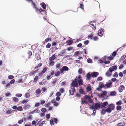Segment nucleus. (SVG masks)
Listing matches in <instances>:
<instances>
[{
  "mask_svg": "<svg viewBox=\"0 0 126 126\" xmlns=\"http://www.w3.org/2000/svg\"><path fill=\"white\" fill-rule=\"evenodd\" d=\"M81 78L82 77L80 75H79V76H77L75 79L71 84V86L73 87L72 90H69V93L71 95H73L74 92H75V87H78V85H83V81Z\"/></svg>",
  "mask_w": 126,
  "mask_h": 126,
  "instance_id": "obj_1",
  "label": "nucleus"
},
{
  "mask_svg": "<svg viewBox=\"0 0 126 126\" xmlns=\"http://www.w3.org/2000/svg\"><path fill=\"white\" fill-rule=\"evenodd\" d=\"M113 71V70L112 68H109V70L106 73V76L108 77L112 75V72Z\"/></svg>",
  "mask_w": 126,
  "mask_h": 126,
  "instance_id": "obj_2",
  "label": "nucleus"
},
{
  "mask_svg": "<svg viewBox=\"0 0 126 126\" xmlns=\"http://www.w3.org/2000/svg\"><path fill=\"white\" fill-rule=\"evenodd\" d=\"M86 96L88 95H85V98L83 99V98L81 99V102L82 104H84V103H85L86 104H88V102L87 101L88 98V97H87V96Z\"/></svg>",
  "mask_w": 126,
  "mask_h": 126,
  "instance_id": "obj_3",
  "label": "nucleus"
},
{
  "mask_svg": "<svg viewBox=\"0 0 126 126\" xmlns=\"http://www.w3.org/2000/svg\"><path fill=\"white\" fill-rule=\"evenodd\" d=\"M104 31V30L103 28L100 29L98 32V35L102 37L103 35V33Z\"/></svg>",
  "mask_w": 126,
  "mask_h": 126,
  "instance_id": "obj_4",
  "label": "nucleus"
},
{
  "mask_svg": "<svg viewBox=\"0 0 126 126\" xmlns=\"http://www.w3.org/2000/svg\"><path fill=\"white\" fill-rule=\"evenodd\" d=\"M103 106L102 104H101V103L100 102L96 103L94 105L95 109H97L100 108H102Z\"/></svg>",
  "mask_w": 126,
  "mask_h": 126,
  "instance_id": "obj_5",
  "label": "nucleus"
},
{
  "mask_svg": "<svg viewBox=\"0 0 126 126\" xmlns=\"http://www.w3.org/2000/svg\"><path fill=\"white\" fill-rule=\"evenodd\" d=\"M91 77L93 78L96 77L98 75H99V73L96 72H91Z\"/></svg>",
  "mask_w": 126,
  "mask_h": 126,
  "instance_id": "obj_6",
  "label": "nucleus"
},
{
  "mask_svg": "<svg viewBox=\"0 0 126 126\" xmlns=\"http://www.w3.org/2000/svg\"><path fill=\"white\" fill-rule=\"evenodd\" d=\"M112 83L111 82H106V84L104 85L105 88H108L110 87L111 85H112Z\"/></svg>",
  "mask_w": 126,
  "mask_h": 126,
  "instance_id": "obj_7",
  "label": "nucleus"
},
{
  "mask_svg": "<svg viewBox=\"0 0 126 126\" xmlns=\"http://www.w3.org/2000/svg\"><path fill=\"white\" fill-rule=\"evenodd\" d=\"M108 107L110 108L111 110H114V109L115 106L113 104H111L108 105Z\"/></svg>",
  "mask_w": 126,
  "mask_h": 126,
  "instance_id": "obj_8",
  "label": "nucleus"
},
{
  "mask_svg": "<svg viewBox=\"0 0 126 126\" xmlns=\"http://www.w3.org/2000/svg\"><path fill=\"white\" fill-rule=\"evenodd\" d=\"M40 112L39 110L37 109L36 110H33L31 112V113L32 114H33L35 113H39Z\"/></svg>",
  "mask_w": 126,
  "mask_h": 126,
  "instance_id": "obj_9",
  "label": "nucleus"
},
{
  "mask_svg": "<svg viewBox=\"0 0 126 126\" xmlns=\"http://www.w3.org/2000/svg\"><path fill=\"white\" fill-rule=\"evenodd\" d=\"M125 87L124 86L121 85L119 88V92H121L124 89Z\"/></svg>",
  "mask_w": 126,
  "mask_h": 126,
  "instance_id": "obj_10",
  "label": "nucleus"
},
{
  "mask_svg": "<svg viewBox=\"0 0 126 126\" xmlns=\"http://www.w3.org/2000/svg\"><path fill=\"white\" fill-rule=\"evenodd\" d=\"M91 77V73H88L87 74L86 77H87V79L89 80Z\"/></svg>",
  "mask_w": 126,
  "mask_h": 126,
  "instance_id": "obj_11",
  "label": "nucleus"
},
{
  "mask_svg": "<svg viewBox=\"0 0 126 126\" xmlns=\"http://www.w3.org/2000/svg\"><path fill=\"white\" fill-rule=\"evenodd\" d=\"M116 93L115 91H112L110 93V95L111 96H115Z\"/></svg>",
  "mask_w": 126,
  "mask_h": 126,
  "instance_id": "obj_12",
  "label": "nucleus"
},
{
  "mask_svg": "<svg viewBox=\"0 0 126 126\" xmlns=\"http://www.w3.org/2000/svg\"><path fill=\"white\" fill-rule=\"evenodd\" d=\"M101 104H102L103 106V108L105 107V106H106L108 105V103L107 101H106L104 102L103 103H101Z\"/></svg>",
  "mask_w": 126,
  "mask_h": 126,
  "instance_id": "obj_13",
  "label": "nucleus"
},
{
  "mask_svg": "<svg viewBox=\"0 0 126 126\" xmlns=\"http://www.w3.org/2000/svg\"><path fill=\"white\" fill-rule=\"evenodd\" d=\"M112 110L109 108H108L106 109V112L108 113L111 112L112 111Z\"/></svg>",
  "mask_w": 126,
  "mask_h": 126,
  "instance_id": "obj_14",
  "label": "nucleus"
},
{
  "mask_svg": "<svg viewBox=\"0 0 126 126\" xmlns=\"http://www.w3.org/2000/svg\"><path fill=\"white\" fill-rule=\"evenodd\" d=\"M41 5L42 7L44 9H45L46 8V6L45 4L44 3H41Z\"/></svg>",
  "mask_w": 126,
  "mask_h": 126,
  "instance_id": "obj_15",
  "label": "nucleus"
},
{
  "mask_svg": "<svg viewBox=\"0 0 126 126\" xmlns=\"http://www.w3.org/2000/svg\"><path fill=\"white\" fill-rule=\"evenodd\" d=\"M125 125V123L124 122H121L118 123L117 124L118 126H123Z\"/></svg>",
  "mask_w": 126,
  "mask_h": 126,
  "instance_id": "obj_16",
  "label": "nucleus"
},
{
  "mask_svg": "<svg viewBox=\"0 0 126 126\" xmlns=\"http://www.w3.org/2000/svg\"><path fill=\"white\" fill-rule=\"evenodd\" d=\"M62 67L65 71H68L69 70L67 66H63Z\"/></svg>",
  "mask_w": 126,
  "mask_h": 126,
  "instance_id": "obj_17",
  "label": "nucleus"
},
{
  "mask_svg": "<svg viewBox=\"0 0 126 126\" xmlns=\"http://www.w3.org/2000/svg\"><path fill=\"white\" fill-rule=\"evenodd\" d=\"M25 96L26 98H28L30 96V94L29 93L27 92L25 94Z\"/></svg>",
  "mask_w": 126,
  "mask_h": 126,
  "instance_id": "obj_18",
  "label": "nucleus"
},
{
  "mask_svg": "<svg viewBox=\"0 0 126 126\" xmlns=\"http://www.w3.org/2000/svg\"><path fill=\"white\" fill-rule=\"evenodd\" d=\"M30 107V105L28 104H25L24 105V108L25 109H27L29 108Z\"/></svg>",
  "mask_w": 126,
  "mask_h": 126,
  "instance_id": "obj_19",
  "label": "nucleus"
},
{
  "mask_svg": "<svg viewBox=\"0 0 126 126\" xmlns=\"http://www.w3.org/2000/svg\"><path fill=\"white\" fill-rule=\"evenodd\" d=\"M56 58V57L55 56V55H53L50 58L49 60L50 61H52L54 60Z\"/></svg>",
  "mask_w": 126,
  "mask_h": 126,
  "instance_id": "obj_20",
  "label": "nucleus"
},
{
  "mask_svg": "<svg viewBox=\"0 0 126 126\" xmlns=\"http://www.w3.org/2000/svg\"><path fill=\"white\" fill-rule=\"evenodd\" d=\"M41 92V91L40 89H37L36 91V93L37 95H38L39 94H40Z\"/></svg>",
  "mask_w": 126,
  "mask_h": 126,
  "instance_id": "obj_21",
  "label": "nucleus"
},
{
  "mask_svg": "<svg viewBox=\"0 0 126 126\" xmlns=\"http://www.w3.org/2000/svg\"><path fill=\"white\" fill-rule=\"evenodd\" d=\"M98 87L101 89L103 88H105V85L102 84H99L98 85Z\"/></svg>",
  "mask_w": 126,
  "mask_h": 126,
  "instance_id": "obj_22",
  "label": "nucleus"
},
{
  "mask_svg": "<svg viewBox=\"0 0 126 126\" xmlns=\"http://www.w3.org/2000/svg\"><path fill=\"white\" fill-rule=\"evenodd\" d=\"M13 101L15 102H17L18 101V98L16 97H14L13 98Z\"/></svg>",
  "mask_w": 126,
  "mask_h": 126,
  "instance_id": "obj_23",
  "label": "nucleus"
},
{
  "mask_svg": "<svg viewBox=\"0 0 126 126\" xmlns=\"http://www.w3.org/2000/svg\"><path fill=\"white\" fill-rule=\"evenodd\" d=\"M88 97V101L90 103H91L93 102L91 98V97L88 96H86Z\"/></svg>",
  "mask_w": 126,
  "mask_h": 126,
  "instance_id": "obj_24",
  "label": "nucleus"
},
{
  "mask_svg": "<svg viewBox=\"0 0 126 126\" xmlns=\"http://www.w3.org/2000/svg\"><path fill=\"white\" fill-rule=\"evenodd\" d=\"M11 110H6V114H9L12 113V111H11Z\"/></svg>",
  "mask_w": 126,
  "mask_h": 126,
  "instance_id": "obj_25",
  "label": "nucleus"
},
{
  "mask_svg": "<svg viewBox=\"0 0 126 126\" xmlns=\"http://www.w3.org/2000/svg\"><path fill=\"white\" fill-rule=\"evenodd\" d=\"M41 111L43 113H45L46 111V110L45 108H42L41 109Z\"/></svg>",
  "mask_w": 126,
  "mask_h": 126,
  "instance_id": "obj_26",
  "label": "nucleus"
},
{
  "mask_svg": "<svg viewBox=\"0 0 126 126\" xmlns=\"http://www.w3.org/2000/svg\"><path fill=\"white\" fill-rule=\"evenodd\" d=\"M17 110L19 111H21L23 110L21 106L18 107H17Z\"/></svg>",
  "mask_w": 126,
  "mask_h": 126,
  "instance_id": "obj_27",
  "label": "nucleus"
},
{
  "mask_svg": "<svg viewBox=\"0 0 126 126\" xmlns=\"http://www.w3.org/2000/svg\"><path fill=\"white\" fill-rule=\"evenodd\" d=\"M110 68H111L113 70V71L114 70H116L117 69V67L116 65H115L114 66H113L112 67H110Z\"/></svg>",
  "mask_w": 126,
  "mask_h": 126,
  "instance_id": "obj_28",
  "label": "nucleus"
},
{
  "mask_svg": "<svg viewBox=\"0 0 126 126\" xmlns=\"http://www.w3.org/2000/svg\"><path fill=\"white\" fill-rule=\"evenodd\" d=\"M106 109L105 110L102 109L101 111V113L102 115H104L106 113Z\"/></svg>",
  "mask_w": 126,
  "mask_h": 126,
  "instance_id": "obj_29",
  "label": "nucleus"
},
{
  "mask_svg": "<svg viewBox=\"0 0 126 126\" xmlns=\"http://www.w3.org/2000/svg\"><path fill=\"white\" fill-rule=\"evenodd\" d=\"M87 62L89 63H92V60L90 58H88L87 59Z\"/></svg>",
  "mask_w": 126,
  "mask_h": 126,
  "instance_id": "obj_30",
  "label": "nucleus"
},
{
  "mask_svg": "<svg viewBox=\"0 0 126 126\" xmlns=\"http://www.w3.org/2000/svg\"><path fill=\"white\" fill-rule=\"evenodd\" d=\"M73 42V41L72 40L68 41H67V44L69 45H71Z\"/></svg>",
  "mask_w": 126,
  "mask_h": 126,
  "instance_id": "obj_31",
  "label": "nucleus"
},
{
  "mask_svg": "<svg viewBox=\"0 0 126 126\" xmlns=\"http://www.w3.org/2000/svg\"><path fill=\"white\" fill-rule=\"evenodd\" d=\"M107 58L108 59L110 60H112L113 59V57L111 55H110L109 56L107 57Z\"/></svg>",
  "mask_w": 126,
  "mask_h": 126,
  "instance_id": "obj_32",
  "label": "nucleus"
},
{
  "mask_svg": "<svg viewBox=\"0 0 126 126\" xmlns=\"http://www.w3.org/2000/svg\"><path fill=\"white\" fill-rule=\"evenodd\" d=\"M32 118V116L31 115H28L27 117V120H31Z\"/></svg>",
  "mask_w": 126,
  "mask_h": 126,
  "instance_id": "obj_33",
  "label": "nucleus"
},
{
  "mask_svg": "<svg viewBox=\"0 0 126 126\" xmlns=\"http://www.w3.org/2000/svg\"><path fill=\"white\" fill-rule=\"evenodd\" d=\"M38 77L37 76H36L35 78H34V80L33 82H36L37 81L38 79Z\"/></svg>",
  "mask_w": 126,
  "mask_h": 126,
  "instance_id": "obj_34",
  "label": "nucleus"
},
{
  "mask_svg": "<svg viewBox=\"0 0 126 126\" xmlns=\"http://www.w3.org/2000/svg\"><path fill=\"white\" fill-rule=\"evenodd\" d=\"M102 94L104 96H106V95L107 94V92L106 91H102Z\"/></svg>",
  "mask_w": 126,
  "mask_h": 126,
  "instance_id": "obj_35",
  "label": "nucleus"
},
{
  "mask_svg": "<svg viewBox=\"0 0 126 126\" xmlns=\"http://www.w3.org/2000/svg\"><path fill=\"white\" fill-rule=\"evenodd\" d=\"M60 73V72L59 71H58L55 73V76H58Z\"/></svg>",
  "mask_w": 126,
  "mask_h": 126,
  "instance_id": "obj_36",
  "label": "nucleus"
},
{
  "mask_svg": "<svg viewBox=\"0 0 126 126\" xmlns=\"http://www.w3.org/2000/svg\"><path fill=\"white\" fill-rule=\"evenodd\" d=\"M117 110H120L121 109V106H117L116 107Z\"/></svg>",
  "mask_w": 126,
  "mask_h": 126,
  "instance_id": "obj_37",
  "label": "nucleus"
},
{
  "mask_svg": "<svg viewBox=\"0 0 126 126\" xmlns=\"http://www.w3.org/2000/svg\"><path fill=\"white\" fill-rule=\"evenodd\" d=\"M57 81V79H54L52 82V83L53 84V85H55Z\"/></svg>",
  "mask_w": 126,
  "mask_h": 126,
  "instance_id": "obj_38",
  "label": "nucleus"
},
{
  "mask_svg": "<svg viewBox=\"0 0 126 126\" xmlns=\"http://www.w3.org/2000/svg\"><path fill=\"white\" fill-rule=\"evenodd\" d=\"M98 37L97 36H95V37H93V40L94 41H97L98 40Z\"/></svg>",
  "mask_w": 126,
  "mask_h": 126,
  "instance_id": "obj_39",
  "label": "nucleus"
},
{
  "mask_svg": "<svg viewBox=\"0 0 126 126\" xmlns=\"http://www.w3.org/2000/svg\"><path fill=\"white\" fill-rule=\"evenodd\" d=\"M90 109L93 110L95 109V107H94V106L93 105L90 106Z\"/></svg>",
  "mask_w": 126,
  "mask_h": 126,
  "instance_id": "obj_40",
  "label": "nucleus"
},
{
  "mask_svg": "<svg viewBox=\"0 0 126 126\" xmlns=\"http://www.w3.org/2000/svg\"><path fill=\"white\" fill-rule=\"evenodd\" d=\"M102 79V78L101 76L99 77L97 79V80L98 81H100Z\"/></svg>",
  "mask_w": 126,
  "mask_h": 126,
  "instance_id": "obj_41",
  "label": "nucleus"
},
{
  "mask_svg": "<svg viewBox=\"0 0 126 126\" xmlns=\"http://www.w3.org/2000/svg\"><path fill=\"white\" fill-rule=\"evenodd\" d=\"M60 67V63H58L56 64V68L59 69Z\"/></svg>",
  "mask_w": 126,
  "mask_h": 126,
  "instance_id": "obj_42",
  "label": "nucleus"
},
{
  "mask_svg": "<svg viewBox=\"0 0 126 126\" xmlns=\"http://www.w3.org/2000/svg\"><path fill=\"white\" fill-rule=\"evenodd\" d=\"M122 104V102L121 101H119L117 102L116 103V104L118 105H120Z\"/></svg>",
  "mask_w": 126,
  "mask_h": 126,
  "instance_id": "obj_43",
  "label": "nucleus"
},
{
  "mask_svg": "<svg viewBox=\"0 0 126 126\" xmlns=\"http://www.w3.org/2000/svg\"><path fill=\"white\" fill-rule=\"evenodd\" d=\"M22 96V94H16V96L17 97H21Z\"/></svg>",
  "mask_w": 126,
  "mask_h": 126,
  "instance_id": "obj_44",
  "label": "nucleus"
},
{
  "mask_svg": "<svg viewBox=\"0 0 126 126\" xmlns=\"http://www.w3.org/2000/svg\"><path fill=\"white\" fill-rule=\"evenodd\" d=\"M10 84L9 83H8V84H7L5 86V88L7 89L8 88H9L10 87Z\"/></svg>",
  "mask_w": 126,
  "mask_h": 126,
  "instance_id": "obj_45",
  "label": "nucleus"
},
{
  "mask_svg": "<svg viewBox=\"0 0 126 126\" xmlns=\"http://www.w3.org/2000/svg\"><path fill=\"white\" fill-rule=\"evenodd\" d=\"M59 103H58L57 102H56L55 103H54V105L55 107H57L59 106Z\"/></svg>",
  "mask_w": 126,
  "mask_h": 126,
  "instance_id": "obj_46",
  "label": "nucleus"
},
{
  "mask_svg": "<svg viewBox=\"0 0 126 126\" xmlns=\"http://www.w3.org/2000/svg\"><path fill=\"white\" fill-rule=\"evenodd\" d=\"M60 73L62 74L63 73L64 71H65L63 69V68L62 67V68L60 69Z\"/></svg>",
  "mask_w": 126,
  "mask_h": 126,
  "instance_id": "obj_47",
  "label": "nucleus"
},
{
  "mask_svg": "<svg viewBox=\"0 0 126 126\" xmlns=\"http://www.w3.org/2000/svg\"><path fill=\"white\" fill-rule=\"evenodd\" d=\"M14 78V76L12 75H9L8 76L9 79H13Z\"/></svg>",
  "mask_w": 126,
  "mask_h": 126,
  "instance_id": "obj_48",
  "label": "nucleus"
},
{
  "mask_svg": "<svg viewBox=\"0 0 126 126\" xmlns=\"http://www.w3.org/2000/svg\"><path fill=\"white\" fill-rule=\"evenodd\" d=\"M97 95L101 97H104V96L102 93L97 94Z\"/></svg>",
  "mask_w": 126,
  "mask_h": 126,
  "instance_id": "obj_49",
  "label": "nucleus"
},
{
  "mask_svg": "<svg viewBox=\"0 0 126 126\" xmlns=\"http://www.w3.org/2000/svg\"><path fill=\"white\" fill-rule=\"evenodd\" d=\"M51 46V44L50 43H49L46 46V47L47 48H49Z\"/></svg>",
  "mask_w": 126,
  "mask_h": 126,
  "instance_id": "obj_50",
  "label": "nucleus"
},
{
  "mask_svg": "<svg viewBox=\"0 0 126 126\" xmlns=\"http://www.w3.org/2000/svg\"><path fill=\"white\" fill-rule=\"evenodd\" d=\"M29 100L27 99H26V100H23L22 101V104H24L26 102H27Z\"/></svg>",
  "mask_w": 126,
  "mask_h": 126,
  "instance_id": "obj_51",
  "label": "nucleus"
},
{
  "mask_svg": "<svg viewBox=\"0 0 126 126\" xmlns=\"http://www.w3.org/2000/svg\"><path fill=\"white\" fill-rule=\"evenodd\" d=\"M46 117L47 119H49L50 117V115L49 114H48L46 115Z\"/></svg>",
  "mask_w": 126,
  "mask_h": 126,
  "instance_id": "obj_52",
  "label": "nucleus"
},
{
  "mask_svg": "<svg viewBox=\"0 0 126 126\" xmlns=\"http://www.w3.org/2000/svg\"><path fill=\"white\" fill-rule=\"evenodd\" d=\"M118 76V74L117 72H115L113 75V77H117Z\"/></svg>",
  "mask_w": 126,
  "mask_h": 126,
  "instance_id": "obj_53",
  "label": "nucleus"
},
{
  "mask_svg": "<svg viewBox=\"0 0 126 126\" xmlns=\"http://www.w3.org/2000/svg\"><path fill=\"white\" fill-rule=\"evenodd\" d=\"M51 75H50L48 76H47V77L46 79L48 80L50 79L51 78Z\"/></svg>",
  "mask_w": 126,
  "mask_h": 126,
  "instance_id": "obj_54",
  "label": "nucleus"
},
{
  "mask_svg": "<svg viewBox=\"0 0 126 126\" xmlns=\"http://www.w3.org/2000/svg\"><path fill=\"white\" fill-rule=\"evenodd\" d=\"M110 61H106L104 62V63L106 64L110 63Z\"/></svg>",
  "mask_w": 126,
  "mask_h": 126,
  "instance_id": "obj_55",
  "label": "nucleus"
},
{
  "mask_svg": "<svg viewBox=\"0 0 126 126\" xmlns=\"http://www.w3.org/2000/svg\"><path fill=\"white\" fill-rule=\"evenodd\" d=\"M117 51H114L112 54V55L113 57H115L116 55Z\"/></svg>",
  "mask_w": 126,
  "mask_h": 126,
  "instance_id": "obj_56",
  "label": "nucleus"
},
{
  "mask_svg": "<svg viewBox=\"0 0 126 126\" xmlns=\"http://www.w3.org/2000/svg\"><path fill=\"white\" fill-rule=\"evenodd\" d=\"M46 88L44 87H43L42 89L41 90L43 92H44L46 91Z\"/></svg>",
  "mask_w": 126,
  "mask_h": 126,
  "instance_id": "obj_57",
  "label": "nucleus"
},
{
  "mask_svg": "<svg viewBox=\"0 0 126 126\" xmlns=\"http://www.w3.org/2000/svg\"><path fill=\"white\" fill-rule=\"evenodd\" d=\"M78 72L79 74H81L82 73V69L80 68L79 69L78 71Z\"/></svg>",
  "mask_w": 126,
  "mask_h": 126,
  "instance_id": "obj_58",
  "label": "nucleus"
},
{
  "mask_svg": "<svg viewBox=\"0 0 126 126\" xmlns=\"http://www.w3.org/2000/svg\"><path fill=\"white\" fill-rule=\"evenodd\" d=\"M36 12L38 13H41V11L40 10L38 9V8H36L35 9Z\"/></svg>",
  "mask_w": 126,
  "mask_h": 126,
  "instance_id": "obj_59",
  "label": "nucleus"
},
{
  "mask_svg": "<svg viewBox=\"0 0 126 126\" xmlns=\"http://www.w3.org/2000/svg\"><path fill=\"white\" fill-rule=\"evenodd\" d=\"M47 68L46 67H45L42 70V72L43 73H44L46 70H47Z\"/></svg>",
  "mask_w": 126,
  "mask_h": 126,
  "instance_id": "obj_60",
  "label": "nucleus"
},
{
  "mask_svg": "<svg viewBox=\"0 0 126 126\" xmlns=\"http://www.w3.org/2000/svg\"><path fill=\"white\" fill-rule=\"evenodd\" d=\"M51 39L50 38H47L45 39V41L46 42H48L49 40H50Z\"/></svg>",
  "mask_w": 126,
  "mask_h": 126,
  "instance_id": "obj_61",
  "label": "nucleus"
},
{
  "mask_svg": "<svg viewBox=\"0 0 126 126\" xmlns=\"http://www.w3.org/2000/svg\"><path fill=\"white\" fill-rule=\"evenodd\" d=\"M54 121L53 119H51L50 121V123L51 125H53L54 124V123H53Z\"/></svg>",
  "mask_w": 126,
  "mask_h": 126,
  "instance_id": "obj_62",
  "label": "nucleus"
},
{
  "mask_svg": "<svg viewBox=\"0 0 126 126\" xmlns=\"http://www.w3.org/2000/svg\"><path fill=\"white\" fill-rule=\"evenodd\" d=\"M79 92L81 94H83L84 92L83 89H81L79 90Z\"/></svg>",
  "mask_w": 126,
  "mask_h": 126,
  "instance_id": "obj_63",
  "label": "nucleus"
},
{
  "mask_svg": "<svg viewBox=\"0 0 126 126\" xmlns=\"http://www.w3.org/2000/svg\"><path fill=\"white\" fill-rule=\"evenodd\" d=\"M73 48V47H68L67 49V50L68 51H70L72 50Z\"/></svg>",
  "mask_w": 126,
  "mask_h": 126,
  "instance_id": "obj_64",
  "label": "nucleus"
}]
</instances>
